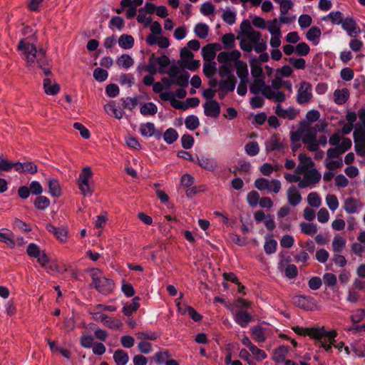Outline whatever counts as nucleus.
<instances>
[{"label":"nucleus","instance_id":"nucleus-1","mask_svg":"<svg viewBox=\"0 0 365 365\" xmlns=\"http://www.w3.org/2000/svg\"><path fill=\"white\" fill-rule=\"evenodd\" d=\"M18 48L21 52L22 58L26 61L29 67L39 68L45 75L50 74L51 71L47 66L46 51L43 48L37 49L30 36L21 39L19 43Z\"/></svg>","mask_w":365,"mask_h":365},{"label":"nucleus","instance_id":"nucleus-2","mask_svg":"<svg viewBox=\"0 0 365 365\" xmlns=\"http://www.w3.org/2000/svg\"><path fill=\"white\" fill-rule=\"evenodd\" d=\"M242 36L240 47L245 52L255 50L256 53H262L267 49V43L262 40L261 34L255 30L248 21H244L241 24Z\"/></svg>","mask_w":365,"mask_h":365},{"label":"nucleus","instance_id":"nucleus-3","mask_svg":"<svg viewBox=\"0 0 365 365\" xmlns=\"http://www.w3.org/2000/svg\"><path fill=\"white\" fill-rule=\"evenodd\" d=\"M250 91L254 95L262 94L266 98L272 100L277 103H282L285 101L284 93L277 89L272 88L266 85L264 78H254L250 86Z\"/></svg>","mask_w":365,"mask_h":365},{"label":"nucleus","instance_id":"nucleus-4","mask_svg":"<svg viewBox=\"0 0 365 365\" xmlns=\"http://www.w3.org/2000/svg\"><path fill=\"white\" fill-rule=\"evenodd\" d=\"M241 52L238 50L230 51H222L217 56V60L220 64L219 67V75L221 78L229 77L233 75L234 68L236 61L241 58Z\"/></svg>","mask_w":365,"mask_h":365},{"label":"nucleus","instance_id":"nucleus-5","mask_svg":"<svg viewBox=\"0 0 365 365\" xmlns=\"http://www.w3.org/2000/svg\"><path fill=\"white\" fill-rule=\"evenodd\" d=\"M90 275L95 288L103 294H110L114 288L112 279L106 278L101 271L96 268L91 269Z\"/></svg>","mask_w":365,"mask_h":365},{"label":"nucleus","instance_id":"nucleus-6","mask_svg":"<svg viewBox=\"0 0 365 365\" xmlns=\"http://www.w3.org/2000/svg\"><path fill=\"white\" fill-rule=\"evenodd\" d=\"M324 332L321 336H314L313 338L317 339V345L319 348H322L326 352L331 353L337 332L334 329L326 330L324 328Z\"/></svg>","mask_w":365,"mask_h":365},{"label":"nucleus","instance_id":"nucleus-7","mask_svg":"<svg viewBox=\"0 0 365 365\" xmlns=\"http://www.w3.org/2000/svg\"><path fill=\"white\" fill-rule=\"evenodd\" d=\"M255 187L260 191H266L267 193H278L281 190V182L277 179L269 180L264 178H259L255 181Z\"/></svg>","mask_w":365,"mask_h":365},{"label":"nucleus","instance_id":"nucleus-8","mask_svg":"<svg viewBox=\"0 0 365 365\" xmlns=\"http://www.w3.org/2000/svg\"><path fill=\"white\" fill-rule=\"evenodd\" d=\"M92 176L93 173L91 168L85 167L83 168L77 180L78 188L85 197L91 196L93 194V190L89 182Z\"/></svg>","mask_w":365,"mask_h":365},{"label":"nucleus","instance_id":"nucleus-9","mask_svg":"<svg viewBox=\"0 0 365 365\" xmlns=\"http://www.w3.org/2000/svg\"><path fill=\"white\" fill-rule=\"evenodd\" d=\"M313 98L312 86L307 81L299 83L296 96V101L299 105L307 104Z\"/></svg>","mask_w":365,"mask_h":365},{"label":"nucleus","instance_id":"nucleus-10","mask_svg":"<svg viewBox=\"0 0 365 365\" xmlns=\"http://www.w3.org/2000/svg\"><path fill=\"white\" fill-rule=\"evenodd\" d=\"M302 175H303V177L301 178L298 184L299 188L312 187L317 183L322 178L321 173L315 168L305 170Z\"/></svg>","mask_w":365,"mask_h":365},{"label":"nucleus","instance_id":"nucleus-11","mask_svg":"<svg viewBox=\"0 0 365 365\" xmlns=\"http://www.w3.org/2000/svg\"><path fill=\"white\" fill-rule=\"evenodd\" d=\"M327 128V124L324 122L317 123L313 127L307 126L301 131L302 140L304 143H309L317 139L318 132L324 131Z\"/></svg>","mask_w":365,"mask_h":365},{"label":"nucleus","instance_id":"nucleus-12","mask_svg":"<svg viewBox=\"0 0 365 365\" xmlns=\"http://www.w3.org/2000/svg\"><path fill=\"white\" fill-rule=\"evenodd\" d=\"M287 148V142L279 134L272 135L265 142V149L267 153L272 151L284 152Z\"/></svg>","mask_w":365,"mask_h":365},{"label":"nucleus","instance_id":"nucleus-13","mask_svg":"<svg viewBox=\"0 0 365 365\" xmlns=\"http://www.w3.org/2000/svg\"><path fill=\"white\" fill-rule=\"evenodd\" d=\"M352 142L349 138H346L338 147L329 148L327 151V157L329 158H340L341 155L351 148Z\"/></svg>","mask_w":365,"mask_h":365},{"label":"nucleus","instance_id":"nucleus-14","mask_svg":"<svg viewBox=\"0 0 365 365\" xmlns=\"http://www.w3.org/2000/svg\"><path fill=\"white\" fill-rule=\"evenodd\" d=\"M227 79L221 80L219 82V96L222 98L229 91H233L236 86V78L233 75L226 77Z\"/></svg>","mask_w":365,"mask_h":365},{"label":"nucleus","instance_id":"nucleus-15","mask_svg":"<svg viewBox=\"0 0 365 365\" xmlns=\"http://www.w3.org/2000/svg\"><path fill=\"white\" fill-rule=\"evenodd\" d=\"M341 27L350 37H356L361 34L360 28L351 17H346L341 24Z\"/></svg>","mask_w":365,"mask_h":365},{"label":"nucleus","instance_id":"nucleus-16","mask_svg":"<svg viewBox=\"0 0 365 365\" xmlns=\"http://www.w3.org/2000/svg\"><path fill=\"white\" fill-rule=\"evenodd\" d=\"M222 49V46L220 43H209L202 47L201 53L205 61H214L216 52Z\"/></svg>","mask_w":365,"mask_h":365},{"label":"nucleus","instance_id":"nucleus-17","mask_svg":"<svg viewBox=\"0 0 365 365\" xmlns=\"http://www.w3.org/2000/svg\"><path fill=\"white\" fill-rule=\"evenodd\" d=\"M205 115L211 117L217 118L220 113V104L215 100H209L203 104Z\"/></svg>","mask_w":365,"mask_h":365},{"label":"nucleus","instance_id":"nucleus-18","mask_svg":"<svg viewBox=\"0 0 365 365\" xmlns=\"http://www.w3.org/2000/svg\"><path fill=\"white\" fill-rule=\"evenodd\" d=\"M253 339L257 343H263L269 335V331L261 326H254L250 329Z\"/></svg>","mask_w":365,"mask_h":365},{"label":"nucleus","instance_id":"nucleus-19","mask_svg":"<svg viewBox=\"0 0 365 365\" xmlns=\"http://www.w3.org/2000/svg\"><path fill=\"white\" fill-rule=\"evenodd\" d=\"M293 331L299 335L302 336H309L312 337L314 336H321L324 332V327H317V328H304L299 326L293 327Z\"/></svg>","mask_w":365,"mask_h":365},{"label":"nucleus","instance_id":"nucleus-20","mask_svg":"<svg viewBox=\"0 0 365 365\" xmlns=\"http://www.w3.org/2000/svg\"><path fill=\"white\" fill-rule=\"evenodd\" d=\"M280 103L275 106V114L279 118L287 119V120H294L297 114L298 111L294 107H289L287 109H284L282 108Z\"/></svg>","mask_w":365,"mask_h":365},{"label":"nucleus","instance_id":"nucleus-21","mask_svg":"<svg viewBox=\"0 0 365 365\" xmlns=\"http://www.w3.org/2000/svg\"><path fill=\"white\" fill-rule=\"evenodd\" d=\"M298 158L299 160V164L295 170L297 174H302L305 170L313 168L314 163L311 159V158L308 157L305 154H300L299 155Z\"/></svg>","mask_w":365,"mask_h":365},{"label":"nucleus","instance_id":"nucleus-22","mask_svg":"<svg viewBox=\"0 0 365 365\" xmlns=\"http://www.w3.org/2000/svg\"><path fill=\"white\" fill-rule=\"evenodd\" d=\"M362 203L353 197H348L344 201V209L347 213H359L362 210Z\"/></svg>","mask_w":365,"mask_h":365},{"label":"nucleus","instance_id":"nucleus-23","mask_svg":"<svg viewBox=\"0 0 365 365\" xmlns=\"http://www.w3.org/2000/svg\"><path fill=\"white\" fill-rule=\"evenodd\" d=\"M350 96L349 89L344 88L336 89L332 96V100L335 104L341 106L346 103Z\"/></svg>","mask_w":365,"mask_h":365},{"label":"nucleus","instance_id":"nucleus-24","mask_svg":"<svg viewBox=\"0 0 365 365\" xmlns=\"http://www.w3.org/2000/svg\"><path fill=\"white\" fill-rule=\"evenodd\" d=\"M104 110L108 115L114 116L117 119H121L125 114V112L118 106L114 101L106 103L104 106Z\"/></svg>","mask_w":365,"mask_h":365},{"label":"nucleus","instance_id":"nucleus-25","mask_svg":"<svg viewBox=\"0 0 365 365\" xmlns=\"http://www.w3.org/2000/svg\"><path fill=\"white\" fill-rule=\"evenodd\" d=\"M16 171L21 173H28L30 174H35L38 171V168L33 162H16Z\"/></svg>","mask_w":365,"mask_h":365},{"label":"nucleus","instance_id":"nucleus-26","mask_svg":"<svg viewBox=\"0 0 365 365\" xmlns=\"http://www.w3.org/2000/svg\"><path fill=\"white\" fill-rule=\"evenodd\" d=\"M287 196L288 202L292 206L295 207L298 205L302 201V197L299 190L295 186H291L288 188L287 191Z\"/></svg>","mask_w":365,"mask_h":365},{"label":"nucleus","instance_id":"nucleus-27","mask_svg":"<svg viewBox=\"0 0 365 365\" xmlns=\"http://www.w3.org/2000/svg\"><path fill=\"white\" fill-rule=\"evenodd\" d=\"M234 320L239 326L244 328L248 326L252 320V317L246 311L240 310L235 313Z\"/></svg>","mask_w":365,"mask_h":365},{"label":"nucleus","instance_id":"nucleus-28","mask_svg":"<svg viewBox=\"0 0 365 365\" xmlns=\"http://www.w3.org/2000/svg\"><path fill=\"white\" fill-rule=\"evenodd\" d=\"M235 69L236 70L237 75L240 78V81L248 80L249 71L246 62L238 58L236 61L234 70Z\"/></svg>","mask_w":365,"mask_h":365},{"label":"nucleus","instance_id":"nucleus-29","mask_svg":"<svg viewBox=\"0 0 365 365\" xmlns=\"http://www.w3.org/2000/svg\"><path fill=\"white\" fill-rule=\"evenodd\" d=\"M322 30L317 26H312L306 34V38L314 46L319 43Z\"/></svg>","mask_w":365,"mask_h":365},{"label":"nucleus","instance_id":"nucleus-30","mask_svg":"<svg viewBox=\"0 0 365 365\" xmlns=\"http://www.w3.org/2000/svg\"><path fill=\"white\" fill-rule=\"evenodd\" d=\"M0 242L6 244L10 248H14L16 245L13 232L5 228L0 229Z\"/></svg>","mask_w":365,"mask_h":365},{"label":"nucleus","instance_id":"nucleus-31","mask_svg":"<svg viewBox=\"0 0 365 365\" xmlns=\"http://www.w3.org/2000/svg\"><path fill=\"white\" fill-rule=\"evenodd\" d=\"M359 122L356 124L353 135L365 136V109L359 110Z\"/></svg>","mask_w":365,"mask_h":365},{"label":"nucleus","instance_id":"nucleus-32","mask_svg":"<svg viewBox=\"0 0 365 365\" xmlns=\"http://www.w3.org/2000/svg\"><path fill=\"white\" fill-rule=\"evenodd\" d=\"M197 164L203 169L209 171H214L217 168L216 160L205 156L197 158Z\"/></svg>","mask_w":365,"mask_h":365},{"label":"nucleus","instance_id":"nucleus-33","mask_svg":"<svg viewBox=\"0 0 365 365\" xmlns=\"http://www.w3.org/2000/svg\"><path fill=\"white\" fill-rule=\"evenodd\" d=\"M354 149L356 154L361 157L365 156V136L353 135Z\"/></svg>","mask_w":365,"mask_h":365},{"label":"nucleus","instance_id":"nucleus-34","mask_svg":"<svg viewBox=\"0 0 365 365\" xmlns=\"http://www.w3.org/2000/svg\"><path fill=\"white\" fill-rule=\"evenodd\" d=\"M43 88L47 95L54 96L60 91L59 85L52 81L50 78H45L43 80Z\"/></svg>","mask_w":365,"mask_h":365},{"label":"nucleus","instance_id":"nucleus-35","mask_svg":"<svg viewBox=\"0 0 365 365\" xmlns=\"http://www.w3.org/2000/svg\"><path fill=\"white\" fill-rule=\"evenodd\" d=\"M237 11L234 8L227 7L222 14V20L228 25H233L236 21Z\"/></svg>","mask_w":365,"mask_h":365},{"label":"nucleus","instance_id":"nucleus-36","mask_svg":"<svg viewBox=\"0 0 365 365\" xmlns=\"http://www.w3.org/2000/svg\"><path fill=\"white\" fill-rule=\"evenodd\" d=\"M155 131V127L153 123L148 122L140 125L139 132L143 137H152L154 135Z\"/></svg>","mask_w":365,"mask_h":365},{"label":"nucleus","instance_id":"nucleus-37","mask_svg":"<svg viewBox=\"0 0 365 365\" xmlns=\"http://www.w3.org/2000/svg\"><path fill=\"white\" fill-rule=\"evenodd\" d=\"M140 298L138 297H135L133 299L132 302L130 304L124 305L122 310L123 314L125 316L128 317L132 315L133 313H134L135 312H136L140 307V304L138 302Z\"/></svg>","mask_w":365,"mask_h":365},{"label":"nucleus","instance_id":"nucleus-38","mask_svg":"<svg viewBox=\"0 0 365 365\" xmlns=\"http://www.w3.org/2000/svg\"><path fill=\"white\" fill-rule=\"evenodd\" d=\"M158 112L157 106L153 102L145 103L141 105L140 113L143 115H154Z\"/></svg>","mask_w":365,"mask_h":365},{"label":"nucleus","instance_id":"nucleus-39","mask_svg":"<svg viewBox=\"0 0 365 365\" xmlns=\"http://www.w3.org/2000/svg\"><path fill=\"white\" fill-rule=\"evenodd\" d=\"M113 357L117 365H126L129 361L128 354L122 349L116 350Z\"/></svg>","mask_w":365,"mask_h":365},{"label":"nucleus","instance_id":"nucleus-40","mask_svg":"<svg viewBox=\"0 0 365 365\" xmlns=\"http://www.w3.org/2000/svg\"><path fill=\"white\" fill-rule=\"evenodd\" d=\"M116 63L120 68L128 69L133 65L134 61L130 56L122 54L117 58Z\"/></svg>","mask_w":365,"mask_h":365},{"label":"nucleus","instance_id":"nucleus-41","mask_svg":"<svg viewBox=\"0 0 365 365\" xmlns=\"http://www.w3.org/2000/svg\"><path fill=\"white\" fill-rule=\"evenodd\" d=\"M118 45L123 49H130L134 45V38L130 35L123 34L118 38Z\"/></svg>","mask_w":365,"mask_h":365},{"label":"nucleus","instance_id":"nucleus-42","mask_svg":"<svg viewBox=\"0 0 365 365\" xmlns=\"http://www.w3.org/2000/svg\"><path fill=\"white\" fill-rule=\"evenodd\" d=\"M287 354V349L284 346H281L274 350L272 359L277 364L282 363L285 360Z\"/></svg>","mask_w":365,"mask_h":365},{"label":"nucleus","instance_id":"nucleus-43","mask_svg":"<svg viewBox=\"0 0 365 365\" xmlns=\"http://www.w3.org/2000/svg\"><path fill=\"white\" fill-rule=\"evenodd\" d=\"M328 19H330L333 24H341L344 21L343 14L341 11H336L330 12L327 16H324L322 19L327 21Z\"/></svg>","mask_w":365,"mask_h":365},{"label":"nucleus","instance_id":"nucleus-44","mask_svg":"<svg viewBox=\"0 0 365 365\" xmlns=\"http://www.w3.org/2000/svg\"><path fill=\"white\" fill-rule=\"evenodd\" d=\"M194 32L197 37L204 39L208 35L209 27L205 24L198 23L195 26Z\"/></svg>","mask_w":365,"mask_h":365},{"label":"nucleus","instance_id":"nucleus-45","mask_svg":"<svg viewBox=\"0 0 365 365\" xmlns=\"http://www.w3.org/2000/svg\"><path fill=\"white\" fill-rule=\"evenodd\" d=\"M346 240L341 236H335L332 241V249L334 252H341L345 247Z\"/></svg>","mask_w":365,"mask_h":365},{"label":"nucleus","instance_id":"nucleus-46","mask_svg":"<svg viewBox=\"0 0 365 365\" xmlns=\"http://www.w3.org/2000/svg\"><path fill=\"white\" fill-rule=\"evenodd\" d=\"M152 18L143 9L140 8L138 9V14L137 16V21L138 23L143 25L144 27H148L151 24Z\"/></svg>","mask_w":365,"mask_h":365},{"label":"nucleus","instance_id":"nucleus-47","mask_svg":"<svg viewBox=\"0 0 365 365\" xmlns=\"http://www.w3.org/2000/svg\"><path fill=\"white\" fill-rule=\"evenodd\" d=\"M12 170L16 171V163H12L8 159L0 155V171L11 172Z\"/></svg>","mask_w":365,"mask_h":365},{"label":"nucleus","instance_id":"nucleus-48","mask_svg":"<svg viewBox=\"0 0 365 365\" xmlns=\"http://www.w3.org/2000/svg\"><path fill=\"white\" fill-rule=\"evenodd\" d=\"M251 74L254 78H264L263 70L260 64L250 60Z\"/></svg>","mask_w":365,"mask_h":365},{"label":"nucleus","instance_id":"nucleus-49","mask_svg":"<svg viewBox=\"0 0 365 365\" xmlns=\"http://www.w3.org/2000/svg\"><path fill=\"white\" fill-rule=\"evenodd\" d=\"M178 138V134L175 129L170 128L163 134V139L168 144H172Z\"/></svg>","mask_w":365,"mask_h":365},{"label":"nucleus","instance_id":"nucleus-50","mask_svg":"<svg viewBox=\"0 0 365 365\" xmlns=\"http://www.w3.org/2000/svg\"><path fill=\"white\" fill-rule=\"evenodd\" d=\"M324 165L327 169L333 170L341 167L343 165V160L341 158H326L324 160Z\"/></svg>","mask_w":365,"mask_h":365},{"label":"nucleus","instance_id":"nucleus-51","mask_svg":"<svg viewBox=\"0 0 365 365\" xmlns=\"http://www.w3.org/2000/svg\"><path fill=\"white\" fill-rule=\"evenodd\" d=\"M216 62L215 61H205L203 65V72L208 78H212L216 73Z\"/></svg>","mask_w":365,"mask_h":365},{"label":"nucleus","instance_id":"nucleus-52","mask_svg":"<svg viewBox=\"0 0 365 365\" xmlns=\"http://www.w3.org/2000/svg\"><path fill=\"white\" fill-rule=\"evenodd\" d=\"M266 29H267L272 36L282 35L280 26L277 19L267 21Z\"/></svg>","mask_w":365,"mask_h":365},{"label":"nucleus","instance_id":"nucleus-53","mask_svg":"<svg viewBox=\"0 0 365 365\" xmlns=\"http://www.w3.org/2000/svg\"><path fill=\"white\" fill-rule=\"evenodd\" d=\"M49 193L54 197H58L61 194L59 182L55 179L48 180Z\"/></svg>","mask_w":365,"mask_h":365},{"label":"nucleus","instance_id":"nucleus-54","mask_svg":"<svg viewBox=\"0 0 365 365\" xmlns=\"http://www.w3.org/2000/svg\"><path fill=\"white\" fill-rule=\"evenodd\" d=\"M185 124L187 129L194 130L198 128L200 122L197 116L192 115L185 118Z\"/></svg>","mask_w":365,"mask_h":365},{"label":"nucleus","instance_id":"nucleus-55","mask_svg":"<svg viewBox=\"0 0 365 365\" xmlns=\"http://www.w3.org/2000/svg\"><path fill=\"white\" fill-rule=\"evenodd\" d=\"M50 205V200L45 196L40 195L34 201V206L41 210H43Z\"/></svg>","mask_w":365,"mask_h":365},{"label":"nucleus","instance_id":"nucleus-56","mask_svg":"<svg viewBox=\"0 0 365 365\" xmlns=\"http://www.w3.org/2000/svg\"><path fill=\"white\" fill-rule=\"evenodd\" d=\"M277 242L272 238H267L264 245V250L266 254L271 255L276 252Z\"/></svg>","mask_w":365,"mask_h":365},{"label":"nucleus","instance_id":"nucleus-57","mask_svg":"<svg viewBox=\"0 0 365 365\" xmlns=\"http://www.w3.org/2000/svg\"><path fill=\"white\" fill-rule=\"evenodd\" d=\"M235 35L233 34H226L222 37V42L225 49H232L235 47Z\"/></svg>","mask_w":365,"mask_h":365},{"label":"nucleus","instance_id":"nucleus-58","mask_svg":"<svg viewBox=\"0 0 365 365\" xmlns=\"http://www.w3.org/2000/svg\"><path fill=\"white\" fill-rule=\"evenodd\" d=\"M250 351L254 356L255 359L257 361H261L267 357L266 352L255 345L252 346V348L250 349Z\"/></svg>","mask_w":365,"mask_h":365},{"label":"nucleus","instance_id":"nucleus-59","mask_svg":"<svg viewBox=\"0 0 365 365\" xmlns=\"http://www.w3.org/2000/svg\"><path fill=\"white\" fill-rule=\"evenodd\" d=\"M308 204L314 207H319L322 205V199L315 192H310L307 196Z\"/></svg>","mask_w":365,"mask_h":365},{"label":"nucleus","instance_id":"nucleus-60","mask_svg":"<svg viewBox=\"0 0 365 365\" xmlns=\"http://www.w3.org/2000/svg\"><path fill=\"white\" fill-rule=\"evenodd\" d=\"M280 6V14L286 15L292 8L293 3L291 0H274Z\"/></svg>","mask_w":365,"mask_h":365},{"label":"nucleus","instance_id":"nucleus-61","mask_svg":"<svg viewBox=\"0 0 365 365\" xmlns=\"http://www.w3.org/2000/svg\"><path fill=\"white\" fill-rule=\"evenodd\" d=\"M245 152L250 156H255L259 153V148L257 142H250L245 145Z\"/></svg>","mask_w":365,"mask_h":365},{"label":"nucleus","instance_id":"nucleus-62","mask_svg":"<svg viewBox=\"0 0 365 365\" xmlns=\"http://www.w3.org/2000/svg\"><path fill=\"white\" fill-rule=\"evenodd\" d=\"M326 203L331 211H335L339 207V201L335 195L328 194L326 196Z\"/></svg>","mask_w":365,"mask_h":365},{"label":"nucleus","instance_id":"nucleus-63","mask_svg":"<svg viewBox=\"0 0 365 365\" xmlns=\"http://www.w3.org/2000/svg\"><path fill=\"white\" fill-rule=\"evenodd\" d=\"M293 302L297 307L307 309L309 307V299L306 297L299 295L293 298Z\"/></svg>","mask_w":365,"mask_h":365},{"label":"nucleus","instance_id":"nucleus-64","mask_svg":"<svg viewBox=\"0 0 365 365\" xmlns=\"http://www.w3.org/2000/svg\"><path fill=\"white\" fill-rule=\"evenodd\" d=\"M300 227L302 232L308 235H313L317 232V227L313 224L302 222Z\"/></svg>","mask_w":365,"mask_h":365}]
</instances>
